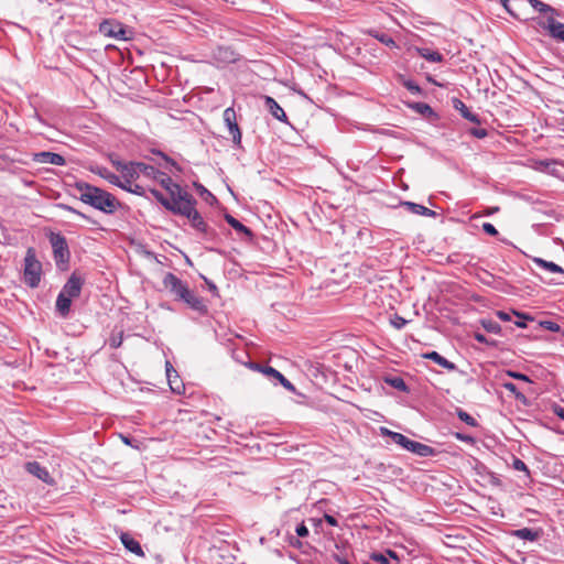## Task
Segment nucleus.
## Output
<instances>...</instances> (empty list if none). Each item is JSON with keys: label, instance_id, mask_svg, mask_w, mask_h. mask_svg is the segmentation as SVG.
Here are the masks:
<instances>
[{"label": "nucleus", "instance_id": "1", "mask_svg": "<svg viewBox=\"0 0 564 564\" xmlns=\"http://www.w3.org/2000/svg\"><path fill=\"white\" fill-rule=\"evenodd\" d=\"M162 284L174 295L176 301L185 303L191 310L198 313L200 316H206L208 314L206 301L191 290L188 284L182 281L174 273H165Z\"/></svg>", "mask_w": 564, "mask_h": 564}, {"label": "nucleus", "instance_id": "2", "mask_svg": "<svg viewBox=\"0 0 564 564\" xmlns=\"http://www.w3.org/2000/svg\"><path fill=\"white\" fill-rule=\"evenodd\" d=\"M74 188L84 204L102 213L113 214L120 206V202L111 193L86 182H76Z\"/></svg>", "mask_w": 564, "mask_h": 564}, {"label": "nucleus", "instance_id": "3", "mask_svg": "<svg viewBox=\"0 0 564 564\" xmlns=\"http://www.w3.org/2000/svg\"><path fill=\"white\" fill-rule=\"evenodd\" d=\"M47 238L53 250V258L57 269L61 271L67 270L70 260V251L66 238L61 232L54 231H50Z\"/></svg>", "mask_w": 564, "mask_h": 564}, {"label": "nucleus", "instance_id": "4", "mask_svg": "<svg viewBox=\"0 0 564 564\" xmlns=\"http://www.w3.org/2000/svg\"><path fill=\"white\" fill-rule=\"evenodd\" d=\"M42 263L37 260L35 250L29 248L24 257L23 281L31 288L36 289L41 283Z\"/></svg>", "mask_w": 564, "mask_h": 564}, {"label": "nucleus", "instance_id": "5", "mask_svg": "<svg viewBox=\"0 0 564 564\" xmlns=\"http://www.w3.org/2000/svg\"><path fill=\"white\" fill-rule=\"evenodd\" d=\"M195 204L191 203L184 207H177L175 215L186 217L191 221L192 227L203 234L204 239L213 240L216 237V231L207 225L202 215L195 209Z\"/></svg>", "mask_w": 564, "mask_h": 564}, {"label": "nucleus", "instance_id": "6", "mask_svg": "<svg viewBox=\"0 0 564 564\" xmlns=\"http://www.w3.org/2000/svg\"><path fill=\"white\" fill-rule=\"evenodd\" d=\"M99 32L115 40L128 41L132 39L133 32L116 19H105L99 23Z\"/></svg>", "mask_w": 564, "mask_h": 564}, {"label": "nucleus", "instance_id": "7", "mask_svg": "<svg viewBox=\"0 0 564 564\" xmlns=\"http://www.w3.org/2000/svg\"><path fill=\"white\" fill-rule=\"evenodd\" d=\"M224 121L228 128L231 140L237 148H241V130L237 123V115L234 108L228 107L224 111Z\"/></svg>", "mask_w": 564, "mask_h": 564}, {"label": "nucleus", "instance_id": "8", "mask_svg": "<svg viewBox=\"0 0 564 564\" xmlns=\"http://www.w3.org/2000/svg\"><path fill=\"white\" fill-rule=\"evenodd\" d=\"M24 468L29 474L39 478L43 482H45L50 486L55 485V480L48 473L47 468L42 466L39 462H36V460L28 462V463H25Z\"/></svg>", "mask_w": 564, "mask_h": 564}, {"label": "nucleus", "instance_id": "9", "mask_svg": "<svg viewBox=\"0 0 564 564\" xmlns=\"http://www.w3.org/2000/svg\"><path fill=\"white\" fill-rule=\"evenodd\" d=\"M170 194V202H175L180 207L187 204L196 203V199L187 191L183 189L180 184L174 183L171 189L166 191Z\"/></svg>", "mask_w": 564, "mask_h": 564}, {"label": "nucleus", "instance_id": "10", "mask_svg": "<svg viewBox=\"0 0 564 564\" xmlns=\"http://www.w3.org/2000/svg\"><path fill=\"white\" fill-rule=\"evenodd\" d=\"M539 25L546 30L552 39L564 43V23L556 21L553 17H549L545 22H539Z\"/></svg>", "mask_w": 564, "mask_h": 564}, {"label": "nucleus", "instance_id": "11", "mask_svg": "<svg viewBox=\"0 0 564 564\" xmlns=\"http://www.w3.org/2000/svg\"><path fill=\"white\" fill-rule=\"evenodd\" d=\"M84 285V279L74 271L68 278L67 282L62 288V291L65 295H69L72 297H78L82 292V288Z\"/></svg>", "mask_w": 564, "mask_h": 564}, {"label": "nucleus", "instance_id": "12", "mask_svg": "<svg viewBox=\"0 0 564 564\" xmlns=\"http://www.w3.org/2000/svg\"><path fill=\"white\" fill-rule=\"evenodd\" d=\"M263 375L271 381H279L288 391L293 393L296 391L294 384L275 368L267 366L263 370Z\"/></svg>", "mask_w": 564, "mask_h": 564}, {"label": "nucleus", "instance_id": "13", "mask_svg": "<svg viewBox=\"0 0 564 564\" xmlns=\"http://www.w3.org/2000/svg\"><path fill=\"white\" fill-rule=\"evenodd\" d=\"M264 107L276 120L288 123V117L283 108L270 96H264Z\"/></svg>", "mask_w": 564, "mask_h": 564}, {"label": "nucleus", "instance_id": "14", "mask_svg": "<svg viewBox=\"0 0 564 564\" xmlns=\"http://www.w3.org/2000/svg\"><path fill=\"white\" fill-rule=\"evenodd\" d=\"M34 160L39 163L53 164L58 166H63L66 163V160L63 155L48 151L35 153Z\"/></svg>", "mask_w": 564, "mask_h": 564}, {"label": "nucleus", "instance_id": "15", "mask_svg": "<svg viewBox=\"0 0 564 564\" xmlns=\"http://www.w3.org/2000/svg\"><path fill=\"white\" fill-rule=\"evenodd\" d=\"M452 105L453 108L457 110L464 119L476 124L481 123L479 116L477 113L471 112L469 108L464 104V101H462L459 98H453Z\"/></svg>", "mask_w": 564, "mask_h": 564}, {"label": "nucleus", "instance_id": "16", "mask_svg": "<svg viewBox=\"0 0 564 564\" xmlns=\"http://www.w3.org/2000/svg\"><path fill=\"white\" fill-rule=\"evenodd\" d=\"M381 433H382V435L389 436L393 443L400 445L402 448L410 452L411 444H412L413 440H410L409 437H406L405 435H403L401 433L392 432V431L388 430L387 427H381Z\"/></svg>", "mask_w": 564, "mask_h": 564}, {"label": "nucleus", "instance_id": "17", "mask_svg": "<svg viewBox=\"0 0 564 564\" xmlns=\"http://www.w3.org/2000/svg\"><path fill=\"white\" fill-rule=\"evenodd\" d=\"M72 296L65 295L63 292H59L56 299V311L62 317H67L70 312V305H72Z\"/></svg>", "mask_w": 564, "mask_h": 564}, {"label": "nucleus", "instance_id": "18", "mask_svg": "<svg viewBox=\"0 0 564 564\" xmlns=\"http://www.w3.org/2000/svg\"><path fill=\"white\" fill-rule=\"evenodd\" d=\"M120 540L123 544V546L130 551L131 553L138 555V556H144L143 550L140 545V543L132 538L129 533H122L120 536Z\"/></svg>", "mask_w": 564, "mask_h": 564}, {"label": "nucleus", "instance_id": "19", "mask_svg": "<svg viewBox=\"0 0 564 564\" xmlns=\"http://www.w3.org/2000/svg\"><path fill=\"white\" fill-rule=\"evenodd\" d=\"M400 205L412 214L422 215L426 217L436 216V213L434 210L413 202H401Z\"/></svg>", "mask_w": 564, "mask_h": 564}, {"label": "nucleus", "instance_id": "20", "mask_svg": "<svg viewBox=\"0 0 564 564\" xmlns=\"http://www.w3.org/2000/svg\"><path fill=\"white\" fill-rule=\"evenodd\" d=\"M425 359H430L437 364L438 366L447 369L448 371H454L457 369L456 365L449 360H447L445 357L440 355L437 351H430L423 355Z\"/></svg>", "mask_w": 564, "mask_h": 564}, {"label": "nucleus", "instance_id": "21", "mask_svg": "<svg viewBox=\"0 0 564 564\" xmlns=\"http://www.w3.org/2000/svg\"><path fill=\"white\" fill-rule=\"evenodd\" d=\"M139 162H128L121 170L123 177L122 183L130 184L133 180L139 177Z\"/></svg>", "mask_w": 564, "mask_h": 564}, {"label": "nucleus", "instance_id": "22", "mask_svg": "<svg viewBox=\"0 0 564 564\" xmlns=\"http://www.w3.org/2000/svg\"><path fill=\"white\" fill-rule=\"evenodd\" d=\"M90 171L94 174L99 175L100 177L105 178L110 184L116 185L118 187L121 186L122 181L120 180V177L117 176L116 174L111 173L108 169H106L104 166H95V167H91Z\"/></svg>", "mask_w": 564, "mask_h": 564}, {"label": "nucleus", "instance_id": "23", "mask_svg": "<svg viewBox=\"0 0 564 564\" xmlns=\"http://www.w3.org/2000/svg\"><path fill=\"white\" fill-rule=\"evenodd\" d=\"M410 452L416 454L420 457L435 456L437 451L426 444L413 441L411 444Z\"/></svg>", "mask_w": 564, "mask_h": 564}, {"label": "nucleus", "instance_id": "24", "mask_svg": "<svg viewBox=\"0 0 564 564\" xmlns=\"http://www.w3.org/2000/svg\"><path fill=\"white\" fill-rule=\"evenodd\" d=\"M150 193L165 209L172 212L173 214L176 213L177 207L180 206L175 202H170V199L166 198L159 189L150 188Z\"/></svg>", "mask_w": 564, "mask_h": 564}, {"label": "nucleus", "instance_id": "25", "mask_svg": "<svg viewBox=\"0 0 564 564\" xmlns=\"http://www.w3.org/2000/svg\"><path fill=\"white\" fill-rule=\"evenodd\" d=\"M224 218L227 221V224L230 225L236 231L247 236L248 238L253 237L251 229H249L247 226L241 224L238 219H236L230 214H225Z\"/></svg>", "mask_w": 564, "mask_h": 564}, {"label": "nucleus", "instance_id": "26", "mask_svg": "<svg viewBox=\"0 0 564 564\" xmlns=\"http://www.w3.org/2000/svg\"><path fill=\"white\" fill-rule=\"evenodd\" d=\"M513 535L521 540L536 541L540 538V531L531 528L518 529L513 532Z\"/></svg>", "mask_w": 564, "mask_h": 564}, {"label": "nucleus", "instance_id": "27", "mask_svg": "<svg viewBox=\"0 0 564 564\" xmlns=\"http://www.w3.org/2000/svg\"><path fill=\"white\" fill-rule=\"evenodd\" d=\"M139 176L143 175L147 178L154 180L159 178L161 175V171L155 169L152 165L145 164L143 162H139Z\"/></svg>", "mask_w": 564, "mask_h": 564}, {"label": "nucleus", "instance_id": "28", "mask_svg": "<svg viewBox=\"0 0 564 564\" xmlns=\"http://www.w3.org/2000/svg\"><path fill=\"white\" fill-rule=\"evenodd\" d=\"M384 382L390 387L401 392H409V387L405 381L399 376H388L384 378Z\"/></svg>", "mask_w": 564, "mask_h": 564}, {"label": "nucleus", "instance_id": "29", "mask_svg": "<svg viewBox=\"0 0 564 564\" xmlns=\"http://www.w3.org/2000/svg\"><path fill=\"white\" fill-rule=\"evenodd\" d=\"M533 262L542 268V269H545L552 273H564V270L562 267H560L558 264L552 262V261H546L542 258H534L533 259Z\"/></svg>", "mask_w": 564, "mask_h": 564}, {"label": "nucleus", "instance_id": "30", "mask_svg": "<svg viewBox=\"0 0 564 564\" xmlns=\"http://www.w3.org/2000/svg\"><path fill=\"white\" fill-rule=\"evenodd\" d=\"M420 55L425 58L429 62L433 63H440L443 61V55L438 53L437 51H433L430 48H420L419 50Z\"/></svg>", "mask_w": 564, "mask_h": 564}, {"label": "nucleus", "instance_id": "31", "mask_svg": "<svg viewBox=\"0 0 564 564\" xmlns=\"http://www.w3.org/2000/svg\"><path fill=\"white\" fill-rule=\"evenodd\" d=\"M166 375H167V380H169L171 390L178 394L182 393L184 390V384L178 380V376L174 375V377L172 378V375H171V371L169 368L166 369Z\"/></svg>", "mask_w": 564, "mask_h": 564}, {"label": "nucleus", "instance_id": "32", "mask_svg": "<svg viewBox=\"0 0 564 564\" xmlns=\"http://www.w3.org/2000/svg\"><path fill=\"white\" fill-rule=\"evenodd\" d=\"M410 107L422 116H434L435 115L432 107L425 102H414Z\"/></svg>", "mask_w": 564, "mask_h": 564}, {"label": "nucleus", "instance_id": "33", "mask_svg": "<svg viewBox=\"0 0 564 564\" xmlns=\"http://www.w3.org/2000/svg\"><path fill=\"white\" fill-rule=\"evenodd\" d=\"M120 188L138 196H145L144 187L139 184H132V182L130 184L121 183Z\"/></svg>", "mask_w": 564, "mask_h": 564}, {"label": "nucleus", "instance_id": "34", "mask_svg": "<svg viewBox=\"0 0 564 564\" xmlns=\"http://www.w3.org/2000/svg\"><path fill=\"white\" fill-rule=\"evenodd\" d=\"M456 413H457L458 419L460 421H463L464 423H466L467 425H469L471 427H475L478 425V422L476 421V419L473 417L469 413H467L463 409L457 408Z\"/></svg>", "mask_w": 564, "mask_h": 564}, {"label": "nucleus", "instance_id": "35", "mask_svg": "<svg viewBox=\"0 0 564 564\" xmlns=\"http://www.w3.org/2000/svg\"><path fill=\"white\" fill-rule=\"evenodd\" d=\"M373 37H376L380 43L384 44L389 47H397L395 41L387 33L384 32H376L372 34Z\"/></svg>", "mask_w": 564, "mask_h": 564}, {"label": "nucleus", "instance_id": "36", "mask_svg": "<svg viewBox=\"0 0 564 564\" xmlns=\"http://www.w3.org/2000/svg\"><path fill=\"white\" fill-rule=\"evenodd\" d=\"M530 6L540 13H547V11H552V7L542 2L541 0H528Z\"/></svg>", "mask_w": 564, "mask_h": 564}, {"label": "nucleus", "instance_id": "37", "mask_svg": "<svg viewBox=\"0 0 564 564\" xmlns=\"http://www.w3.org/2000/svg\"><path fill=\"white\" fill-rule=\"evenodd\" d=\"M481 325L489 333L499 334L501 332V326L495 321L484 319Z\"/></svg>", "mask_w": 564, "mask_h": 564}, {"label": "nucleus", "instance_id": "38", "mask_svg": "<svg viewBox=\"0 0 564 564\" xmlns=\"http://www.w3.org/2000/svg\"><path fill=\"white\" fill-rule=\"evenodd\" d=\"M123 343V332H112L110 338H109V346L111 348H119Z\"/></svg>", "mask_w": 564, "mask_h": 564}, {"label": "nucleus", "instance_id": "39", "mask_svg": "<svg viewBox=\"0 0 564 564\" xmlns=\"http://www.w3.org/2000/svg\"><path fill=\"white\" fill-rule=\"evenodd\" d=\"M156 182L165 189H171V186L174 184L173 180L165 174L164 172H161V175L159 178H155Z\"/></svg>", "mask_w": 564, "mask_h": 564}, {"label": "nucleus", "instance_id": "40", "mask_svg": "<svg viewBox=\"0 0 564 564\" xmlns=\"http://www.w3.org/2000/svg\"><path fill=\"white\" fill-rule=\"evenodd\" d=\"M402 84L413 95L422 94V88L415 82H413L411 79H406V80H403Z\"/></svg>", "mask_w": 564, "mask_h": 564}, {"label": "nucleus", "instance_id": "41", "mask_svg": "<svg viewBox=\"0 0 564 564\" xmlns=\"http://www.w3.org/2000/svg\"><path fill=\"white\" fill-rule=\"evenodd\" d=\"M370 560L379 564H393L391 560L383 553L373 552L370 554Z\"/></svg>", "mask_w": 564, "mask_h": 564}, {"label": "nucleus", "instance_id": "42", "mask_svg": "<svg viewBox=\"0 0 564 564\" xmlns=\"http://www.w3.org/2000/svg\"><path fill=\"white\" fill-rule=\"evenodd\" d=\"M218 53H219V55L223 56V59L226 61V62L230 63V62H235L236 61L234 51H231L229 48L219 47L218 48Z\"/></svg>", "mask_w": 564, "mask_h": 564}, {"label": "nucleus", "instance_id": "43", "mask_svg": "<svg viewBox=\"0 0 564 564\" xmlns=\"http://www.w3.org/2000/svg\"><path fill=\"white\" fill-rule=\"evenodd\" d=\"M408 324V321L405 318H403L402 316L395 314L392 318H391V325L395 328V329H402L405 325Z\"/></svg>", "mask_w": 564, "mask_h": 564}, {"label": "nucleus", "instance_id": "44", "mask_svg": "<svg viewBox=\"0 0 564 564\" xmlns=\"http://www.w3.org/2000/svg\"><path fill=\"white\" fill-rule=\"evenodd\" d=\"M512 466L516 470L525 471L527 474H529V468H528L527 464L520 458L514 457L513 462H512Z\"/></svg>", "mask_w": 564, "mask_h": 564}, {"label": "nucleus", "instance_id": "45", "mask_svg": "<svg viewBox=\"0 0 564 564\" xmlns=\"http://www.w3.org/2000/svg\"><path fill=\"white\" fill-rule=\"evenodd\" d=\"M469 133L477 139H484L488 135V131L484 128H471Z\"/></svg>", "mask_w": 564, "mask_h": 564}, {"label": "nucleus", "instance_id": "46", "mask_svg": "<svg viewBox=\"0 0 564 564\" xmlns=\"http://www.w3.org/2000/svg\"><path fill=\"white\" fill-rule=\"evenodd\" d=\"M481 228L487 235L492 236V237H496L499 234L498 230L496 229V227L490 223H484Z\"/></svg>", "mask_w": 564, "mask_h": 564}, {"label": "nucleus", "instance_id": "47", "mask_svg": "<svg viewBox=\"0 0 564 564\" xmlns=\"http://www.w3.org/2000/svg\"><path fill=\"white\" fill-rule=\"evenodd\" d=\"M109 161L120 172L123 169V166L126 165V163L122 162L121 160H119L118 155H116V154H110L109 155Z\"/></svg>", "mask_w": 564, "mask_h": 564}, {"label": "nucleus", "instance_id": "48", "mask_svg": "<svg viewBox=\"0 0 564 564\" xmlns=\"http://www.w3.org/2000/svg\"><path fill=\"white\" fill-rule=\"evenodd\" d=\"M542 326L547 329V330H551V332H561V326L555 323V322H552V321H545L542 323Z\"/></svg>", "mask_w": 564, "mask_h": 564}, {"label": "nucleus", "instance_id": "49", "mask_svg": "<svg viewBox=\"0 0 564 564\" xmlns=\"http://www.w3.org/2000/svg\"><path fill=\"white\" fill-rule=\"evenodd\" d=\"M196 187L199 191L200 195L205 196L206 200H208L209 198L212 200H216V197L207 188H205L203 185L196 184Z\"/></svg>", "mask_w": 564, "mask_h": 564}, {"label": "nucleus", "instance_id": "50", "mask_svg": "<svg viewBox=\"0 0 564 564\" xmlns=\"http://www.w3.org/2000/svg\"><path fill=\"white\" fill-rule=\"evenodd\" d=\"M474 338H475V340H477L478 343H481V344H486V345H490V346H495L496 345L495 340L489 341L487 339V337L484 334H481V333H475L474 334Z\"/></svg>", "mask_w": 564, "mask_h": 564}, {"label": "nucleus", "instance_id": "51", "mask_svg": "<svg viewBox=\"0 0 564 564\" xmlns=\"http://www.w3.org/2000/svg\"><path fill=\"white\" fill-rule=\"evenodd\" d=\"M295 532H296V535L299 538H305L308 535V529L307 527L304 524V522L300 523L296 529H295Z\"/></svg>", "mask_w": 564, "mask_h": 564}, {"label": "nucleus", "instance_id": "52", "mask_svg": "<svg viewBox=\"0 0 564 564\" xmlns=\"http://www.w3.org/2000/svg\"><path fill=\"white\" fill-rule=\"evenodd\" d=\"M289 544L295 549H301L303 546V543L301 542V540L299 539V536H294V535H289L288 536V540Z\"/></svg>", "mask_w": 564, "mask_h": 564}, {"label": "nucleus", "instance_id": "53", "mask_svg": "<svg viewBox=\"0 0 564 564\" xmlns=\"http://www.w3.org/2000/svg\"><path fill=\"white\" fill-rule=\"evenodd\" d=\"M508 375L517 380H521V381H525V382H531L530 378L522 373V372H516V371H508Z\"/></svg>", "mask_w": 564, "mask_h": 564}, {"label": "nucleus", "instance_id": "54", "mask_svg": "<svg viewBox=\"0 0 564 564\" xmlns=\"http://www.w3.org/2000/svg\"><path fill=\"white\" fill-rule=\"evenodd\" d=\"M503 387H505V389H506V390H508V391L512 392V393H513L518 399H519L520 397H522V398H523V394H521L520 392H518V390H517V386H516L514 383H512V382H506V383H503Z\"/></svg>", "mask_w": 564, "mask_h": 564}, {"label": "nucleus", "instance_id": "55", "mask_svg": "<svg viewBox=\"0 0 564 564\" xmlns=\"http://www.w3.org/2000/svg\"><path fill=\"white\" fill-rule=\"evenodd\" d=\"M204 280L207 284L208 290L213 293V295L219 296L218 288L216 286V284L214 282H212L210 280H208L207 278H204Z\"/></svg>", "mask_w": 564, "mask_h": 564}, {"label": "nucleus", "instance_id": "56", "mask_svg": "<svg viewBox=\"0 0 564 564\" xmlns=\"http://www.w3.org/2000/svg\"><path fill=\"white\" fill-rule=\"evenodd\" d=\"M552 412L558 416L560 419H562L564 421V408H562L561 405L558 404H553L552 405Z\"/></svg>", "mask_w": 564, "mask_h": 564}, {"label": "nucleus", "instance_id": "57", "mask_svg": "<svg viewBox=\"0 0 564 564\" xmlns=\"http://www.w3.org/2000/svg\"><path fill=\"white\" fill-rule=\"evenodd\" d=\"M153 153L159 154L166 163L171 164L172 166H177V163L165 153L161 151H153Z\"/></svg>", "mask_w": 564, "mask_h": 564}, {"label": "nucleus", "instance_id": "58", "mask_svg": "<svg viewBox=\"0 0 564 564\" xmlns=\"http://www.w3.org/2000/svg\"><path fill=\"white\" fill-rule=\"evenodd\" d=\"M384 554L391 560L393 564H399V557L394 551L387 550Z\"/></svg>", "mask_w": 564, "mask_h": 564}, {"label": "nucleus", "instance_id": "59", "mask_svg": "<svg viewBox=\"0 0 564 564\" xmlns=\"http://www.w3.org/2000/svg\"><path fill=\"white\" fill-rule=\"evenodd\" d=\"M324 520L332 527H337L338 525V521L335 517L328 514V513H325L324 514Z\"/></svg>", "mask_w": 564, "mask_h": 564}, {"label": "nucleus", "instance_id": "60", "mask_svg": "<svg viewBox=\"0 0 564 564\" xmlns=\"http://www.w3.org/2000/svg\"><path fill=\"white\" fill-rule=\"evenodd\" d=\"M248 367H249L250 369H252V370H256V371H258V372L263 373V370H264V368H265L267 366H262V365H260V364H258V362H249V364H248Z\"/></svg>", "mask_w": 564, "mask_h": 564}, {"label": "nucleus", "instance_id": "61", "mask_svg": "<svg viewBox=\"0 0 564 564\" xmlns=\"http://www.w3.org/2000/svg\"><path fill=\"white\" fill-rule=\"evenodd\" d=\"M497 316H498L501 321H505V322H509V321H511V313H507V312H503V311H498V312H497Z\"/></svg>", "mask_w": 564, "mask_h": 564}, {"label": "nucleus", "instance_id": "62", "mask_svg": "<svg viewBox=\"0 0 564 564\" xmlns=\"http://www.w3.org/2000/svg\"><path fill=\"white\" fill-rule=\"evenodd\" d=\"M455 436L457 440L463 441V442H474V438L466 434L456 433Z\"/></svg>", "mask_w": 564, "mask_h": 564}, {"label": "nucleus", "instance_id": "63", "mask_svg": "<svg viewBox=\"0 0 564 564\" xmlns=\"http://www.w3.org/2000/svg\"><path fill=\"white\" fill-rule=\"evenodd\" d=\"M63 208H65L66 210L73 213V214H76L77 216H79L82 218H87L85 214L80 213L79 210H77L70 206L63 205Z\"/></svg>", "mask_w": 564, "mask_h": 564}, {"label": "nucleus", "instance_id": "64", "mask_svg": "<svg viewBox=\"0 0 564 564\" xmlns=\"http://www.w3.org/2000/svg\"><path fill=\"white\" fill-rule=\"evenodd\" d=\"M510 1L511 0H500V2L502 3V6L505 7V9L512 15H514L513 13V10H512V7L510 6Z\"/></svg>", "mask_w": 564, "mask_h": 564}]
</instances>
